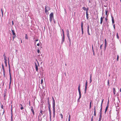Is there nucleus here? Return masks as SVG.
Masks as SVG:
<instances>
[{
	"label": "nucleus",
	"instance_id": "1",
	"mask_svg": "<svg viewBox=\"0 0 121 121\" xmlns=\"http://www.w3.org/2000/svg\"><path fill=\"white\" fill-rule=\"evenodd\" d=\"M48 109L49 110V112L50 114V119H51V110L50 109V107H51V105L49 101V98L48 97Z\"/></svg>",
	"mask_w": 121,
	"mask_h": 121
},
{
	"label": "nucleus",
	"instance_id": "2",
	"mask_svg": "<svg viewBox=\"0 0 121 121\" xmlns=\"http://www.w3.org/2000/svg\"><path fill=\"white\" fill-rule=\"evenodd\" d=\"M52 99L53 100V117H54L55 115V100L54 99V98L53 96L52 97Z\"/></svg>",
	"mask_w": 121,
	"mask_h": 121
},
{
	"label": "nucleus",
	"instance_id": "3",
	"mask_svg": "<svg viewBox=\"0 0 121 121\" xmlns=\"http://www.w3.org/2000/svg\"><path fill=\"white\" fill-rule=\"evenodd\" d=\"M9 76H10V82H9V87L10 86V85L11 83V80H12V78H11V76L10 72V66L9 64Z\"/></svg>",
	"mask_w": 121,
	"mask_h": 121
},
{
	"label": "nucleus",
	"instance_id": "4",
	"mask_svg": "<svg viewBox=\"0 0 121 121\" xmlns=\"http://www.w3.org/2000/svg\"><path fill=\"white\" fill-rule=\"evenodd\" d=\"M50 19L49 20L51 22L53 18V13H51L49 15Z\"/></svg>",
	"mask_w": 121,
	"mask_h": 121
},
{
	"label": "nucleus",
	"instance_id": "5",
	"mask_svg": "<svg viewBox=\"0 0 121 121\" xmlns=\"http://www.w3.org/2000/svg\"><path fill=\"white\" fill-rule=\"evenodd\" d=\"M78 91L79 92V98H78V100H79L80 98H81V92L80 89V85H79L78 87Z\"/></svg>",
	"mask_w": 121,
	"mask_h": 121
},
{
	"label": "nucleus",
	"instance_id": "6",
	"mask_svg": "<svg viewBox=\"0 0 121 121\" xmlns=\"http://www.w3.org/2000/svg\"><path fill=\"white\" fill-rule=\"evenodd\" d=\"M38 65H37V64L35 62V69H36V70L37 72L38 71V66L39 65V63H38Z\"/></svg>",
	"mask_w": 121,
	"mask_h": 121
},
{
	"label": "nucleus",
	"instance_id": "7",
	"mask_svg": "<svg viewBox=\"0 0 121 121\" xmlns=\"http://www.w3.org/2000/svg\"><path fill=\"white\" fill-rule=\"evenodd\" d=\"M3 56L4 60V62H7V57L5 56V53L4 54Z\"/></svg>",
	"mask_w": 121,
	"mask_h": 121
},
{
	"label": "nucleus",
	"instance_id": "8",
	"mask_svg": "<svg viewBox=\"0 0 121 121\" xmlns=\"http://www.w3.org/2000/svg\"><path fill=\"white\" fill-rule=\"evenodd\" d=\"M83 23L82 22L81 23V30H82V34H83Z\"/></svg>",
	"mask_w": 121,
	"mask_h": 121
},
{
	"label": "nucleus",
	"instance_id": "9",
	"mask_svg": "<svg viewBox=\"0 0 121 121\" xmlns=\"http://www.w3.org/2000/svg\"><path fill=\"white\" fill-rule=\"evenodd\" d=\"M88 8H87V10H86V18L87 19H88Z\"/></svg>",
	"mask_w": 121,
	"mask_h": 121
},
{
	"label": "nucleus",
	"instance_id": "10",
	"mask_svg": "<svg viewBox=\"0 0 121 121\" xmlns=\"http://www.w3.org/2000/svg\"><path fill=\"white\" fill-rule=\"evenodd\" d=\"M102 118V113H100L99 120L98 121H101Z\"/></svg>",
	"mask_w": 121,
	"mask_h": 121
},
{
	"label": "nucleus",
	"instance_id": "11",
	"mask_svg": "<svg viewBox=\"0 0 121 121\" xmlns=\"http://www.w3.org/2000/svg\"><path fill=\"white\" fill-rule=\"evenodd\" d=\"M87 81H86V84H85V92H86V90L87 88Z\"/></svg>",
	"mask_w": 121,
	"mask_h": 121
},
{
	"label": "nucleus",
	"instance_id": "12",
	"mask_svg": "<svg viewBox=\"0 0 121 121\" xmlns=\"http://www.w3.org/2000/svg\"><path fill=\"white\" fill-rule=\"evenodd\" d=\"M43 111H42V110H41L40 111V113H41V114H40L38 116V118H39V117H41V115H42L43 114Z\"/></svg>",
	"mask_w": 121,
	"mask_h": 121
},
{
	"label": "nucleus",
	"instance_id": "13",
	"mask_svg": "<svg viewBox=\"0 0 121 121\" xmlns=\"http://www.w3.org/2000/svg\"><path fill=\"white\" fill-rule=\"evenodd\" d=\"M94 115L95 116H96V110H95V107L94 106Z\"/></svg>",
	"mask_w": 121,
	"mask_h": 121
},
{
	"label": "nucleus",
	"instance_id": "14",
	"mask_svg": "<svg viewBox=\"0 0 121 121\" xmlns=\"http://www.w3.org/2000/svg\"><path fill=\"white\" fill-rule=\"evenodd\" d=\"M104 18V17L103 18L102 17H101L100 18V24H102V23L103 21V18Z\"/></svg>",
	"mask_w": 121,
	"mask_h": 121
},
{
	"label": "nucleus",
	"instance_id": "15",
	"mask_svg": "<svg viewBox=\"0 0 121 121\" xmlns=\"http://www.w3.org/2000/svg\"><path fill=\"white\" fill-rule=\"evenodd\" d=\"M64 40H65V35H63V38H62V42L63 43V42H64Z\"/></svg>",
	"mask_w": 121,
	"mask_h": 121
},
{
	"label": "nucleus",
	"instance_id": "16",
	"mask_svg": "<svg viewBox=\"0 0 121 121\" xmlns=\"http://www.w3.org/2000/svg\"><path fill=\"white\" fill-rule=\"evenodd\" d=\"M112 18V23H114V19L113 17V16H111Z\"/></svg>",
	"mask_w": 121,
	"mask_h": 121
},
{
	"label": "nucleus",
	"instance_id": "17",
	"mask_svg": "<svg viewBox=\"0 0 121 121\" xmlns=\"http://www.w3.org/2000/svg\"><path fill=\"white\" fill-rule=\"evenodd\" d=\"M108 106H106V108H105V113H106V112L107 111V110H108Z\"/></svg>",
	"mask_w": 121,
	"mask_h": 121
},
{
	"label": "nucleus",
	"instance_id": "18",
	"mask_svg": "<svg viewBox=\"0 0 121 121\" xmlns=\"http://www.w3.org/2000/svg\"><path fill=\"white\" fill-rule=\"evenodd\" d=\"M12 32L13 35H16V34L15 33L14 30H12Z\"/></svg>",
	"mask_w": 121,
	"mask_h": 121
},
{
	"label": "nucleus",
	"instance_id": "19",
	"mask_svg": "<svg viewBox=\"0 0 121 121\" xmlns=\"http://www.w3.org/2000/svg\"><path fill=\"white\" fill-rule=\"evenodd\" d=\"M113 93L114 95H115L116 93V91L115 88H113Z\"/></svg>",
	"mask_w": 121,
	"mask_h": 121
},
{
	"label": "nucleus",
	"instance_id": "20",
	"mask_svg": "<svg viewBox=\"0 0 121 121\" xmlns=\"http://www.w3.org/2000/svg\"><path fill=\"white\" fill-rule=\"evenodd\" d=\"M31 110L32 112L33 115H35V112L33 109H31Z\"/></svg>",
	"mask_w": 121,
	"mask_h": 121
},
{
	"label": "nucleus",
	"instance_id": "21",
	"mask_svg": "<svg viewBox=\"0 0 121 121\" xmlns=\"http://www.w3.org/2000/svg\"><path fill=\"white\" fill-rule=\"evenodd\" d=\"M2 68L3 70V72L5 71V69H4V66L2 64Z\"/></svg>",
	"mask_w": 121,
	"mask_h": 121
},
{
	"label": "nucleus",
	"instance_id": "22",
	"mask_svg": "<svg viewBox=\"0 0 121 121\" xmlns=\"http://www.w3.org/2000/svg\"><path fill=\"white\" fill-rule=\"evenodd\" d=\"M103 104L101 103V108L100 113H102V107Z\"/></svg>",
	"mask_w": 121,
	"mask_h": 121
},
{
	"label": "nucleus",
	"instance_id": "23",
	"mask_svg": "<svg viewBox=\"0 0 121 121\" xmlns=\"http://www.w3.org/2000/svg\"><path fill=\"white\" fill-rule=\"evenodd\" d=\"M25 38L27 39H28V36L27 34H26L25 35Z\"/></svg>",
	"mask_w": 121,
	"mask_h": 121
},
{
	"label": "nucleus",
	"instance_id": "24",
	"mask_svg": "<svg viewBox=\"0 0 121 121\" xmlns=\"http://www.w3.org/2000/svg\"><path fill=\"white\" fill-rule=\"evenodd\" d=\"M84 10H86V11L87 10V9H86V8L84 7L82 8Z\"/></svg>",
	"mask_w": 121,
	"mask_h": 121
},
{
	"label": "nucleus",
	"instance_id": "25",
	"mask_svg": "<svg viewBox=\"0 0 121 121\" xmlns=\"http://www.w3.org/2000/svg\"><path fill=\"white\" fill-rule=\"evenodd\" d=\"M87 31L88 35H91V34L89 32V29H87Z\"/></svg>",
	"mask_w": 121,
	"mask_h": 121
},
{
	"label": "nucleus",
	"instance_id": "26",
	"mask_svg": "<svg viewBox=\"0 0 121 121\" xmlns=\"http://www.w3.org/2000/svg\"><path fill=\"white\" fill-rule=\"evenodd\" d=\"M4 110L3 111V112H1H1H0V115H1H1H3L4 113Z\"/></svg>",
	"mask_w": 121,
	"mask_h": 121
},
{
	"label": "nucleus",
	"instance_id": "27",
	"mask_svg": "<svg viewBox=\"0 0 121 121\" xmlns=\"http://www.w3.org/2000/svg\"><path fill=\"white\" fill-rule=\"evenodd\" d=\"M70 115H69V116L68 118V121H70Z\"/></svg>",
	"mask_w": 121,
	"mask_h": 121
},
{
	"label": "nucleus",
	"instance_id": "28",
	"mask_svg": "<svg viewBox=\"0 0 121 121\" xmlns=\"http://www.w3.org/2000/svg\"><path fill=\"white\" fill-rule=\"evenodd\" d=\"M11 121H13V115H12V114H11Z\"/></svg>",
	"mask_w": 121,
	"mask_h": 121
},
{
	"label": "nucleus",
	"instance_id": "29",
	"mask_svg": "<svg viewBox=\"0 0 121 121\" xmlns=\"http://www.w3.org/2000/svg\"><path fill=\"white\" fill-rule=\"evenodd\" d=\"M46 8H47V7H46V6L45 7V12L46 13L48 11L46 9Z\"/></svg>",
	"mask_w": 121,
	"mask_h": 121
},
{
	"label": "nucleus",
	"instance_id": "30",
	"mask_svg": "<svg viewBox=\"0 0 121 121\" xmlns=\"http://www.w3.org/2000/svg\"><path fill=\"white\" fill-rule=\"evenodd\" d=\"M119 56L118 55H117V61H118V60H119Z\"/></svg>",
	"mask_w": 121,
	"mask_h": 121
},
{
	"label": "nucleus",
	"instance_id": "31",
	"mask_svg": "<svg viewBox=\"0 0 121 121\" xmlns=\"http://www.w3.org/2000/svg\"><path fill=\"white\" fill-rule=\"evenodd\" d=\"M92 48L93 52V53H94V48H93V45H92Z\"/></svg>",
	"mask_w": 121,
	"mask_h": 121
},
{
	"label": "nucleus",
	"instance_id": "32",
	"mask_svg": "<svg viewBox=\"0 0 121 121\" xmlns=\"http://www.w3.org/2000/svg\"><path fill=\"white\" fill-rule=\"evenodd\" d=\"M105 14L106 15H107V13H108V10H105Z\"/></svg>",
	"mask_w": 121,
	"mask_h": 121
},
{
	"label": "nucleus",
	"instance_id": "33",
	"mask_svg": "<svg viewBox=\"0 0 121 121\" xmlns=\"http://www.w3.org/2000/svg\"><path fill=\"white\" fill-rule=\"evenodd\" d=\"M16 37V35H13V40Z\"/></svg>",
	"mask_w": 121,
	"mask_h": 121
},
{
	"label": "nucleus",
	"instance_id": "34",
	"mask_svg": "<svg viewBox=\"0 0 121 121\" xmlns=\"http://www.w3.org/2000/svg\"><path fill=\"white\" fill-rule=\"evenodd\" d=\"M102 45H103V44H102V45H101L100 46V49H102Z\"/></svg>",
	"mask_w": 121,
	"mask_h": 121
},
{
	"label": "nucleus",
	"instance_id": "35",
	"mask_svg": "<svg viewBox=\"0 0 121 121\" xmlns=\"http://www.w3.org/2000/svg\"><path fill=\"white\" fill-rule=\"evenodd\" d=\"M67 36L68 38H69V37H70L69 35V33L67 34Z\"/></svg>",
	"mask_w": 121,
	"mask_h": 121
},
{
	"label": "nucleus",
	"instance_id": "36",
	"mask_svg": "<svg viewBox=\"0 0 121 121\" xmlns=\"http://www.w3.org/2000/svg\"><path fill=\"white\" fill-rule=\"evenodd\" d=\"M109 99H108L107 106H109Z\"/></svg>",
	"mask_w": 121,
	"mask_h": 121
},
{
	"label": "nucleus",
	"instance_id": "37",
	"mask_svg": "<svg viewBox=\"0 0 121 121\" xmlns=\"http://www.w3.org/2000/svg\"><path fill=\"white\" fill-rule=\"evenodd\" d=\"M117 38L118 39H119V36H118V33H117Z\"/></svg>",
	"mask_w": 121,
	"mask_h": 121
},
{
	"label": "nucleus",
	"instance_id": "38",
	"mask_svg": "<svg viewBox=\"0 0 121 121\" xmlns=\"http://www.w3.org/2000/svg\"><path fill=\"white\" fill-rule=\"evenodd\" d=\"M108 86H109V80H108Z\"/></svg>",
	"mask_w": 121,
	"mask_h": 121
},
{
	"label": "nucleus",
	"instance_id": "39",
	"mask_svg": "<svg viewBox=\"0 0 121 121\" xmlns=\"http://www.w3.org/2000/svg\"><path fill=\"white\" fill-rule=\"evenodd\" d=\"M66 32H67V34L69 33V30L68 29H67L66 30Z\"/></svg>",
	"mask_w": 121,
	"mask_h": 121
},
{
	"label": "nucleus",
	"instance_id": "40",
	"mask_svg": "<svg viewBox=\"0 0 121 121\" xmlns=\"http://www.w3.org/2000/svg\"><path fill=\"white\" fill-rule=\"evenodd\" d=\"M60 115L61 118H62V119L63 118V116L62 115L61 113L60 114Z\"/></svg>",
	"mask_w": 121,
	"mask_h": 121
},
{
	"label": "nucleus",
	"instance_id": "41",
	"mask_svg": "<svg viewBox=\"0 0 121 121\" xmlns=\"http://www.w3.org/2000/svg\"><path fill=\"white\" fill-rule=\"evenodd\" d=\"M3 75L4 77H5V71L3 72Z\"/></svg>",
	"mask_w": 121,
	"mask_h": 121
},
{
	"label": "nucleus",
	"instance_id": "42",
	"mask_svg": "<svg viewBox=\"0 0 121 121\" xmlns=\"http://www.w3.org/2000/svg\"><path fill=\"white\" fill-rule=\"evenodd\" d=\"M41 84H42L43 82V79H41Z\"/></svg>",
	"mask_w": 121,
	"mask_h": 121
},
{
	"label": "nucleus",
	"instance_id": "43",
	"mask_svg": "<svg viewBox=\"0 0 121 121\" xmlns=\"http://www.w3.org/2000/svg\"><path fill=\"white\" fill-rule=\"evenodd\" d=\"M89 25H88L87 26V29H89Z\"/></svg>",
	"mask_w": 121,
	"mask_h": 121
},
{
	"label": "nucleus",
	"instance_id": "44",
	"mask_svg": "<svg viewBox=\"0 0 121 121\" xmlns=\"http://www.w3.org/2000/svg\"><path fill=\"white\" fill-rule=\"evenodd\" d=\"M20 109L21 110H22L24 109V108L22 106L21 107Z\"/></svg>",
	"mask_w": 121,
	"mask_h": 121
},
{
	"label": "nucleus",
	"instance_id": "45",
	"mask_svg": "<svg viewBox=\"0 0 121 121\" xmlns=\"http://www.w3.org/2000/svg\"><path fill=\"white\" fill-rule=\"evenodd\" d=\"M104 41H105V43H107L106 40V39H105Z\"/></svg>",
	"mask_w": 121,
	"mask_h": 121
},
{
	"label": "nucleus",
	"instance_id": "46",
	"mask_svg": "<svg viewBox=\"0 0 121 121\" xmlns=\"http://www.w3.org/2000/svg\"><path fill=\"white\" fill-rule=\"evenodd\" d=\"M68 38V39H69V41L70 42V41H71V40L70 39V37H69V38Z\"/></svg>",
	"mask_w": 121,
	"mask_h": 121
},
{
	"label": "nucleus",
	"instance_id": "47",
	"mask_svg": "<svg viewBox=\"0 0 121 121\" xmlns=\"http://www.w3.org/2000/svg\"><path fill=\"white\" fill-rule=\"evenodd\" d=\"M3 105H1V108L3 109Z\"/></svg>",
	"mask_w": 121,
	"mask_h": 121
},
{
	"label": "nucleus",
	"instance_id": "48",
	"mask_svg": "<svg viewBox=\"0 0 121 121\" xmlns=\"http://www.w3.org/2000/svg\"><path fill=\"white\" fill-rule=\"evenodd\" d=\"M106 45H107V43H105V48H106Z\"/></svg>",
	"mask_w": 121,
	"mask_h": 121
},
{
	"label": "nucleus",
	"instance_id": "49",
	"mask_svg": "<svg viewBox=\"0 0 121 121\" xmlns=\"http://www.w3.org/2000/svg\"><path fill=\"white\" fill-rule=\"evenodd\" d=\"M39 52H40L39 50V49H38V50H37V52H38V53H39Z\"/></svg>",
	"mask_w": 121,
	"mask_h": 121
},
{
	"label": "nucleus",
	"instance_id": "50",
	"mask_svg": "<svg viewBox=\"0 0 121 121\" xmlns=\"http://www.w3.org/2000/svg\"><path fill=\"white\" fill-rule=\"evenodd\" d=\"M62 31L63 32V35H64V31L63 29H62Z\"/></svg>",
	"mask_w": 121,
	"mask_h": 121
},
{
	"label": "nucleus",
	"instance_id": "51",
	"mask_svg": "<svg viewBox=\"0 0 121 121\" xmlns=\"http://www.w3.org/2000/svg\"><path fill=\"white\" fill-rule=\"evenodd\" d=\"M90 83H91L92 82V79L90 78Z\"/></svg>",
	"mask_w": 121,
	"mask_h": 121
},
{
	"label": "nucleus",
	"instance_id": "52",
	"mask_svg": "<svg viewBox=\"0 0 121 121\" xmlns=\"http://www.w3.org/2000/svg\"><path fill=\"white\" fill-rule=\"evenodd\" d=\"M4 62V63L5 64L6 66L7 65V62Z\"/></svg>",
	"mask_w": 121,
	"mask_h": 121
},
{
	"label": "nucleus",
	"instance_id": "53",
	"mask_svg": "<svg viewBox=\"0 0 121 121\" xmlns=\"http://www.w3.org/2000/svg\"><path fill=\"white\" fill-rule=\"evenodd\" d=\"M91 78H92V75H91H91L90 76V78H91Z\"/></svg>",
	"mask_w": 121,
	"mask_h": 121
},
{
	"label": "nucleus",
	"instance_id": "54",
	"mask_svg": "<svg viewBox=\"0 0 121 121\" xmlns=\"http://www.w3.org/2000/svg\"><path fill=\"white\" fill-rule=\"evenodd\" d=\"M113 26L114 29H115V24L113 25Z\"/></svg>",
	"mask_w": 121,
	"mask_h": 121
},
{
	"label": "nucleus",
	"instance_id": "55",
	"mask_svg": "<svg viewBox=\"0 0 121 121\" xmlns=\"http://www.w3.org/2000/svg\"><path fill=\"white\" fill-rule=\"evenodd\" d=\"M104 100V99H102V101L101 103L103 104V102Z\"/></svg>",
	"mask_w": 121,
	"mask_h": 121
},
{
	"label": "nucleus",
	"instance_id": "56",
	"mask_svg": "<svg viewBox=\"0 0 121 121\" xmlns=\"http://www.w3.org/2000/svg\"><path fill=\"white\" fill-rule=\"evenodd\" d=\"M37 45L38 46H39V43H38V44H37Z\"/></svg>",
	"mask_w": 121,
	"mask_h": 121
},
{
	"label": "nucleus",
	"instance_id": "57",
	"mask_svg": "<svg viewBox=\"0 0 121 121\" xmlns=\"http://www.w3.org/2000/svg\"><path fill=\"white\" fill-rule=\"evenodd\" d=\"M93 116H92V118L91 119V121H93Z\"/></svg>",
	"mask_w": 121,
	"mask_h": 121
},
{
	"label": "nucleus",
	"instance_id": "58",
	"mask_svg": "<svg viewBox=\"0 0 121 121\" xmlns=\"http://www.w3.org/2000/svg\"><path fill=\"white\" fill-rule=\"evenodd\" d=\"M91 105H90V108H89L90 109L91 108Z\"/></svg>",
	"mask_w": 121,
	"mask_h": 121
},
{
	"label": "nucleus",
	"instance_id": "59",
	"mask_svg": "<svg viewBox=\"0 0 121 121\" xmlns=\"http://www.w3.org/2000/svg\"><path fill=\"white\" fill-rule=\"evenodd\" d=\"M105 21H107V20H108V19L107 18H105Z\"/></svg>",
	"mask_w": 121,
	"mask_h": 121
},
{
	"label": "nucleus",
	"instance_id": "60",
	"mask_svg": "<svg viewBox=\"0 0 121 121\" xmlns=\"http://www.w3.org/2000/svg\"><path fill=\"white\" fill-rule=\"evenodd\" d=\"M12 22V25H13V21Z\"/></svg>",
	"mask_w": 121,
	"mask_h": 121
},
{
	"label": "nucleus",
	"instance_id": "61",
	"mask_svg": "<svg viewBox=\"0 0 121 121\" xmlns=\"http://www.w3.org/2000/svg\"><path fill=\"white\" fill-rule=\"evenodd\" d=\"M31 109H33V107L32 106H31Z\"/></svg>",
	"mask_w": 121,
	"mask_h": 121
},
{
	"label": "nucleus",
	"instance_id": "62",
	"mask_svg": "<svg viewBox=\"0 0 121 121\" xmlns=\"http://www.w3.org/2000/svg\"><path fill=\"white\" fill-rule=\"evenodd\" d=\"M91 101L90 103V105H91Z\"/></svg>",
	"mask_w": 121,
	"mask_h": 121
},
{
	"label": "nucleus",
	"instance_id": "63",
	"mask_svg": "<svg viewBox=\"0 0 121 121\" xmlns=\"http://www.w3.org/2000/svg\"><path fill=\"white\" fill-rule=\"evenodd\" d=\"M120 92H121V88L120 89Z\"/></svg>",
	"mask_w": 121,
	"mask_h": 121
},
{
	"label": "nucleus",
	"instance_id": "64",
	"mask_svg": "<svg viewBox=\"0 0 121 121\" xmlns=\"http://www.w3.org/2000/svg\"><path fill=\"white\" fill-rule=\"evenodd\" d=\"M38 41V39H36V40H35V42H36Z\"/></svg>",
	"mask_w": 121,
	"mask_h": 121
}]
</instances>
